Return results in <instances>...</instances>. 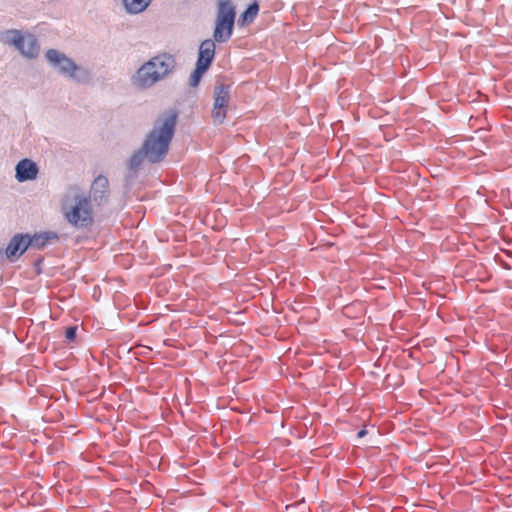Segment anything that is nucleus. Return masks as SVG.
Returning <instances> with one entry per match:
<instances>
[{"instance_id":"14","label":"nucleus","mask_w":512,"mask_h":512,"mask_svg":"<svg viewBox=\"0 0 512 512\" xmlns=\"http://www.w3.org/2000/svg\"><path fill=\"white\" fill-rule=\"evenodd\" d=\"M24 35L20 30L8 29L0 32V42L15 47L18 51L23 44Z\"/></svg>"},{"instance_id":"20","label":"nucleus","mask_w":512,"mask_h":512,"mask_svg":"<svg viewBox=\"0 0 512 512\" xmlns=\"http://www.w3.org/2000/svg\"><path fill=\"white\" fill-rule=\"evenodd\" d=\"M367 434V431L365 429H361L357 433V438H363Z\"/></svg>"},{"instance_id":"18","label":"nucleus","mask_w":512,"mask_h":512,"mask_svg":"<svg viewBox=\"0 0 512 512\" xmlns=\"http://www.w3.org/2000/svg\"><path fill=\"white\" fill-rule=\"evenodd\" d=\"M208 69H209L208 67H205L203 65H200V64L196 63L195 69L193 70V72L190 75V79H189L190 86L196 87L199 84L203 74Z\"/></svg>"},{"instance_id":"8","label":"nucleus","mask_w":512,"mask_h":512,"mask_svg":"<svg viewBox=\"0 0 512 512\" xmlns=\"http://www.w3.org/2000/svg\"><path fill=\"white\" fill-rule=\"evenodd\" d=\"M38 173L37 164L28 158L20 160L15 166V178L20 183L35 180Z\"/></svg>"},{"instance_id":"10","label":"nucleus","mask_w":512,"mask_h":512,"mask_svg":"<svg viewBox=\"0 0 512 512\" xmlns=\"http://www.w3.org/2000/svg\"><path fill=\"white\" fill-rule=\"evenodd\" d=\"M215 42L213 39H205L200 43L196 63L210 67L215 57Z\"/></svg>"},{"instance_id":"4","label":"nucleus","mask_w":512,"mask_h":512,"mask_svg":"<svg viewBox=\"0 0 512 512\" xmlns=\"http://www.w3.org/2000/svg\"><path fill=\"white\" fill-rule=\"evenodd\" d=\"M45 58L57 72L77 83H85L89 80L90 74L87 69L77 65L73 59L56 49H49Z\"/></svg>"},{"instance_id":"19","label":"nucleus","mask_w":512,"mask_h":512,"mask_svg":"<svg viewBox=\"0 0 512 512\" xmlns=\"http://www.w3.org/2000/svg\"><path fill=\"white\" fill-rule=\"evenodd\" d=\"M77 326H69L65 331V337L68 341L75 340L77 336Z\"/></svg>"},{"instance_id":"22","label":"nucleus","mask_w":512,"mask_h":512,"mask_svg":"<svg viewBox=\"0 0 512 512\" xmlns=\"http://www.w3.org/2000/svg\"><path fill=\"white\" fill-rule=\"evenodd\" d=\"M4 262V254H3V250L0 249V264Z\"/></svg>"},{"instance_id":"6","label":"nucleus","mask_w":512,"mask_h":512,"mask_svg":"<svg viewBox=\"0 0 512 512\" xmlns=\"http://www.w3.org/2000/svg\"><path fill=\"white\" fill-rule=\"evenodd\" d=\"M109 181L107 177L99 175L96 177L90 187L89 195L90 203H94L96 206L101 207L109 201Z\"/></svg>"},{"instance_id":"9","label":"nucleus","mask_w":512,"mask_h":512,"mask_svg":"<svg viewBox=\"0 0 512 512\" xmlns=\"http://www.w3.org/2000/svg\"><path fill=\"white\" fill-rule=\"evenodd\" d=\"M26 237L28 249L32 248L37 250L45 248L52 241L58 240L59 238L58 234L53 231H44L34 234L26 233Z\"/></svg>"},{"instance_id":"13","label":"nucleus","mask_w":512,"mask_h":512,"mask_svg":"<svg viewBox=\"0 0 512 512\" xmlns=\"http://www.w3.org/2000/svg\"><path fill=\"white\" fill-rule=\"evenodd\" d=\"M144 159H146V153H144L142 147L135 151L130 157L128 162V173L126 176V181L129 184H131L137 177V171L142 165Z\"/></svg>"},{"instance_id":"1","label":"nucleus","mask_w":512,"mask_h":512,"mask_svg":"<svg viewBox=\"0 0 512 512\" xmlns=\"http://www.w3.org/2000/svg\"><path fill=\"white\" fill-rule=\"evenodd\" d=\"M177 119V111L170 110L154 123L141 146L148 162L155 164L164 160L175 134Z\"/></svg>"},{"instance_id":"15","label":"nucleus","mask_w":512,"mask_h":512,"mask_svg":"<svg viewBox=\"0 0 512 512\" xmlns=\"http://www.w3.org/2000/svg\"><path fill=\"white\" fill-rule=\"evenodd\" d=\"M234 24L216 21L213 32V40L217 43L227 42L233 34Z\"/></svg>"},{"instance_id":"3","label":"nucleus","mask_w":512,"mask_h":512,"mask_svg":"<svg viewBox=\"0 0 512 512\" xmlns=\"http://www.w3.org/2000/svg\"><path fill=\"white\" fill-rule=\"evenodd\" d=\"M175 58L167 53L152 57L145 62L132 76L133 86L139 89H147L163 79L175 68Z\"/></svg>"},{"instance_id":"17","label":"nucleus","mask_w":512,"mask_h":512,"mask_svg":"<svg viewBox=\"0 0 512 512\" xmlns=\"http://www.w3.org/2000/svg\"><path fill=\"white\" fill-rule=\"evenodd\" d=\"M152 0H122L126 11L129 14H138L143 12Z\"/></svg>"},{"instance_id":"16","label":"nucleus","mask_w":512,"mask_h":512,"mask_svg":"<svg viewBox=\"0 0 512 512\" xmlns=\"http://www.w3.org/2000/svg\"><path fill=\"white\" fill-rule=\"evenodd\" d=\"M259 12V4L257 1H253L251 4L248 5V7L245 9V11L240 15L238 24L239 25H245L252 23L255 18L257 17Z\"/></svg>"},{"instance_id":"11","label":"nucleus","mask_w":512,"mask_h":512,"mask_svg":"<svg viewBox=\"0 0 512 512\" xmlns=\"http://www.w3.org/2000/svg\"><path fill=\"white\" fill-rule=\"evenodd\" d=\"M236 10L230 0H219L216 21L235 24Z\"/></svg>"},{"instance_id":"12","label":"nucleus","mask_w":512,"mask_h":512,"mask_svg":"<svg viewBox=\"0 0 512 512\" xmlns=\"http://www.w3.org/2000/svg\"><path fill=\"white\" fill-rule=\"evenodd\" d=\"M40 44L38 39L33 34H26L24 36L23 44H21L19 53L28 59H34L39 55Z\"/></svg>"},{"instance_id":"7","label":"nucleus","mask_w":512,"mask_h":512,"mask_svg":"<svg viewBox=\"0 0 512 512\" xmlns=\"http://www.w3.org/2000/svg\"><path fill=\"white\" fill-rule=\"evenodd\" d=\"M26 238V233H16L13 235L6 249L3 250L4 260L8 259L10 262H14L19 259L28 250Z\"/></svg>"},{"instance_id":"21","label":"nucleus","mask_w":512,"mask_h":512,"mask_svg":"<svg viewBox=\"0 0 512 512\" xmlns=\"http://www.w3.org/2000/svg\"><path fill=\"white\" fill-rule=\"evenodd\" d=\"M43 259L42 258H39L36 262H35V268L37 269L38 272H40V265L42 263Z\"/></svg>"},{"instance_id":"2","label":"nucleus","mask_w":512,"mask_h":512,"mask_svg":"<svg viewBox=\"0 0 512 512\" xmlns=\"http://www.w3.org/2000/svg\"><path fill=\"white\" fill-rule=\"evenodd\" d=\"M62 210L66 221L76 228H88L94 222L90 199L76 187L64 197Z\"/></svg>"},{"instance_id":"5","label":"nucleus","mask_w":512,"mask_h":512,"mask_svg":"<svg viewBox=\"0 0 512 512\" xmlns=\"http://www.w3.org/2000/svg\"><path fill=\"white\" fill-rule=\"evenodd\" d=\"M231 85L226 83H218L214 88V107L212 117L215 123H223L226 117L224 108L228 104Z\"/></svg>"}]
</instances>
